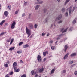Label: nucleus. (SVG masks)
I'll list each match as a JSON object with an SVG mask.
<instances>
[{"label": "nucleus", "mask_w": 77, "mask_h": 77, "mask_svg": "<svg viewBox=\"0 0 77 77\" xmlns=\"http://www.w3.org/2000/svg\"><path fill=\"white\" fill-rule=\"evenodd\" d=\"M44 71V68H42L41 69H38L37 71L36 72L37 73H41Z\"/></svg>", "instance_id": "1"}, {"label": "nucleus", "mask_w": 77, "mask_h": 77, "mask_svg": "<svg viewBox=\"0 0 77 77\" xmlns=\"http://www.w3.org/2000/svg\"><path fill=\"white\" fill-rule=\"evenodd\" d=\"M63 36V34H60L59 35H58L56 36L57 38H56V39L57 40H59V39H60L62 38V36Z\"/></svg>", "instance_id": "2"}, {"label": "nucleus", "mask_w": 77, "mask_h": 77, "mask_svg": "<svg viewBox=\"0 0 77 77\" xmlns=\"http://www.w3.org/2000/svg\"><path fill=\"white\" fill-rule=\"evenodd\" d=\"M67 30H68V28H66L64 30V28H62L61 29V31L63 33H65V32H66L67 31Z\"/></svg>", "instance_id": "3"}, {"label": "nucleus", "mask_w": 77, "mask_h": 77, "mask_svg": "<svg viewBox=\"0 0 77 77\" xmlns=\"http://www.w3.org/2000/svg\"><path fill=\"white\" fill-rule=\"evenodd\" d=\"M15 24H16V23L14 21H13V23L11 24V29H14L15 27Z\"/></svg>", "instance_id": "4"}, {"label": "nucleus", "mask_w": 77, "mask_h": 77, "mask_svg": "<svg viewBox=\"0 0 77 77\" xmlns=\"http://www.w3.org/2000/svg\"><path fill=\"white\" fill-rule=\"evenodd\" d=\"M41 57L39 55L37 57V60L38 62H41Z\"/></svg>", "instance_id": "5"}, {"label": "nucleus", "mask_w": 77, "mask_h": 77, "mask_svg": "<svg viewBox=\"0 0 77 77\" xmlns=\"http://www.w3.org/2000/svg\"><path fill=\"white\" fill-rule=\"evenodd\" d=\"M62 16L61 14H60V15L58 16V17H57L56 19H55L56 21H57V20H60V19H61L62 18Z\"/></svg>", "instance_id": "6"}, {"label": "nucleus", "mask_w": 77, "mask_h": 77, "mask_svg": "<svg viewBox=\"0 0 77 77\" xmlns=\"http://www.w3.org/2000/svg\"><path fill=\"white\" fill-rule=\"evenodd\" d=\"M26 30L27 34L32 33V32H31V30L28 29V28L27 27H26Z\"/></svg>", "instance_id": "7"}, {"label": "nucleus", "mask_w": 77, "mask_h": 77, "mask_svg": "<svg viewBox=\"0 0 77 77\" xmlns=\"http://www.w3.org/2000/svg\"><path fill=\"white\" fill-rule=\"evenodd\" d=\"M72 6H71L70 7L68 8V10L69 11V14L70 15H71V9H72Z\"/></svg>", "instance_id": "8"}, {"label": "nucleus", "mask_w": 77, "mask_h": 77, "mask_svg": "<svg viewBox=\"0 0 77 77\" xmlns=\"http://www.w3.org/2000/svg\"><path fill=\"white\" fill-rule=\"evenodd\" d=\"M48 20H49V18L48 17H47L46 19H45L44 23H47V22L48 21Z\"/></svg>", "instance_id": "9"}, {"label": "nucleus", "mask_w": 77, "mask_h": 77, "mask_svg": "<svg viewBox=\"0 0 77 77\" xmlns=\"http://www.w3.org/2000/svg\"><path fill=\"white\" fill-rule=\"evenodd\" d=\"M27 47H29V45L27 44H25L23 46V48H27Z\"/></svg>", "instance_id": "10"}, {"label": "nucleus", "mask_w": 77, "mask_h": 77, "mask_svg": "<svg viewBox=\"0 0 77 77\" xmlns=\"http://www.w3.org/2000/svg\"><path fill=\"white\" fill-rule=\"evenodd\" d=\"M69 55V54L68 53H67L64 57V59H67V58L68 57Z\"/></svg>", "instance_id": "11"}, {"label": "nucleus", "mask_w": 77, "mask_h": 77, "mask_svg": "<svg viewBox=\"0 0 77 77\" xmlns=\"http://www.w3.org/2000/svg\"><path fill=\"white\" fill-rule=\"evenodd\" d=\"M68 46L67 45H65L64 46V51L65 52H66V50L68 49Z\"/></svg>", "instance_id": "12"}, {"label": "nucleus", "mask_w": 77, "mask_h": 77, "mask_svg": "<svg viewBox=\"0 0 77 77\" xmlns=\"http://www.w3.org/2000/svg\"><path fill=\"white\" fill-rule=\"evenodd\" d=\"M76 54H77L76 53H72L70 55V56H71V57H73L74 56H75Z\"/></svg>", "instance_id": "13"}, {"label": "nucleus", "mask_w": 77, "mask_h": 77, "mask_svg": "<svg viewBox=\"0 0 77 77\" xmlns=\"http://www.w3.org/2000/svg\"><path fill=\"white\" fill-rule=\"evenodd\" d=\"M29 28L30 29H33V25L31 24L29 26Z\"/></svg>", "instance_id": "14"}, {"label": "nucleus", "mask_w": 77, "mask_h": 77, "mask_svg": "<svg viewBox=\"0 0 77 77\" xmlns=\"http://www.w3.org/2000/svg\"><path fill=\"white\" fill-rule=\"evenodd\" d=\"M48 54V51H46L45 52H44L43 53V56H45L47 54Z\"/></svg>", "instance_id": "15"}, {"label": "nucleus", "mask_w": 77, "mask_h": 77, "mask_svg": "<svg viewBox=\"0 0 77 77\" xmlns=\"http://www.w3.org/2000/svg\"><path fill=\"white\" fill-rule=\"evenodd\" d=\"M31 74L32 75H35V74H36V72L34 70H33L31 71Z\"/></svg>", "instance_id": "16"}, {"label": "nucleus", "mask_w": 77, "mask_h": 77, "mask_svg": "<svg viewBox=\"0 0 77 77\" xmlns=\"http://www.w3.org/2000/svg\"><path fill=\"white\" fill-rule=\"evenodd\" d=\"M17 65V62H14L13 65V67H14L15 66H16Z\"/></svg>", "instance_id": "17"}, {"label": "nucleus", "mask_w": 77, "mask_h": 77, "mask_svg": "<svg viewBox=\"0 0 77 77\" xmlns=\"http://www.w3.org/2000/svg\"><path fill=\"white\" fill-rule=\"evenodd\" d=\"M39 6H40V5H36L35 8V10H38V8H39Z\"/></svg>", "instance_id": "18"}, {"label": "nucleus", "mask_w": 77, "mask_h": 77, "mask_svg": "<svg viewBox=\"0 0 77 77\" xmlns=\"http://www.w3.org/2000/svg\"><path fill=\"white\" fill-rule=\"evenodd\" d=\"M15 49V47H11L10 49L9 50H10V51H12L13 50H14Z\"/></svg>", "instance_id": "19"}, {"label": "nucleus", "mask_w": 77, "mask_h": 77, "mask_svg": "<svg viewBox=\"0 0 77 77\" xmlns=\"http://www.w3.org/2000/svg\"><path fill=\"white\" fill-rule=\"evenodd\" d=\"M4 15H5V17H7V15H8V12L7 11H5L4 13Z\"/></svg>", "instance_id": "20"}, {"label": "nucleus", "mask_w": 77, "mask_h": 77, "mask_svg": "<svg viewBox=\"0 0 77 77\" xmlns=\"http://www.w3.org/2000/svg\"><path fill=\"white\" fill-rule=\"evenodd\" d=\"M54 71H55V69H53L52 70L51 72V74H53Z\"/></svg>", "instance_id": "21"}, {"label": "nucleus", "mask_w": 77, "mask_h": 77, "mask_svg": "<svg viewBox=\"0 0 77 77\" xmlns=\"http://www.w3.org/2000/svg\"><path fill=\"white\" fill-rule=\"evenodd\" d=\"M5 20H4L2 21V22H1L0 23V25L1 26H2V25H3V23H5Z\"/></svg>", "instance_id": "22"}, {"label": "nucleus", "mask_w": 77, "mask_h": 77, "mask_svg": "<svg viewBox=\"0 0 77 77\" xmlns=\"http://www.w3.org/2000/svg\"><path fill=\"white\" fill-rule=\"evenodd\" d=\"M70 1V0H66L65 2V5H66L67 4V3H68Z\"/></svg>", "instance_id": "23"}, {"label": "nucleus", "mask_w": 77, "mask_h": 77, "mask_svg": "<svg viewBox=\"0 0 77 77\" xmlns=\"http://www.w3.org/2000/svg\"><path fill=\"white\" fill-rule=\"evenodd\" d=\"M69 64H72L73 63V61L72 60H70L69 62Z\"/></svg>", "instance_id": "24"}, {"label": "nucleus", "mask_w": 77, "mask_h": 77, "mask_svg": "<svg viewBox=\"0 0 77 77\" xmlns=\"http://www.w3.org/2000/svg\"><path fill=\"white\" fill-rule=\"evenodd\" d=\"M23 44V42H20L19 44V46H21V45H22Z\"/></svg>", "instance_id": "25"}, {"label": "nucleus", "mask_w": 77, "mask_h": 77, "mask_svg": "<svg viewBox=\"0 0 77 77\" xmlns=\"http://www.w3.org/2000/svg\"><path fill=\"white\" fill-rule=\"evenodd\" d=\"M38 27V24H36L34 25V28L35 29H36Z\"/></svg>", "instance_id": "26"}, {"label": "nucleus", "mask_w": 77, "mask_h": 77, "mask_svg": "<svg viewBox=\"0 0 77 77\" xmlns=\"http://www.w3.org/2000/svg\"><path fill=\"white\" fill-rule=\"evenodd\" d=\"M15 72H18L20 71V69H18L15 71Z\"/></svg>", "instance_id": "27"}, {"label": "nucleus", "mask_w": 77, "mask_h": 77, "mask_svg": "<svg viewBox=\"0 0 77 77\" xmlns=\"http://www.w3.org/2000/svg\"><path fill=\"white\" fill-rule=\"evenodd\" d=\"M43 12L45 13H46V12H47V9L44 8L43 9Z\"/></svg>", "instance_id": "28"}, {"label": "nucleus", "mask_w": 77, "mask_h": 77, "mask_svg": "<svg viewBox=\"0 0 77 77\" xmlns=\"http://www.w3.org/2000/svg\"><path fill=\"white\" fill-rule=\"evenodd\" d=\"M62 22H63L62 20H60L58 22L57 24H60V23H62Z\"/></svg>", "instance_id": "29"}, {"label": "nucleus", "mask_w": 77, "mask_h": 77, "mask_svg": "<svg viewBox=\"0 0 77 77\" xmlns=\"http://www.w3.org/2000/svg\"><path fill=\"white\" fill-rule=\"evenodd\" d=\"M8 8L9 10L11 9V5H9L8 7Z\"/></svg>", "instance_id": "30"}, {"label": "nucleus", "mask_w": 77, "mask_h": 77, "mask_svg": "<svg viewBox=\"0 0 77 77\" xmlns=\"http://www.w3.org/2000/svg\"><path fill=\"white\" fill-rule=\"evenodd\" d=\"M65 11V9L64 8H63L62 9V11L63 12H64Z\"/></svg>", "instance_id": "31"}, {"label": "nucleus", "mask_w": 77, "mask_h": 77, "mask_svg": "<svg viewBox=\"0 0 77 77\" xmlns=\"http://www.w3.org/2000/svg\"><path fill=\"white\" fill-rule=\"evenodd\" d=\"M76 23V20H74L72 22V24H75Z\"/></svg>", "instance_id": "32"}, {"label": "nucleus", "mask_w": 77, "mask_h": 77, "mask_svg": "<svg viewBox=\"0 0 77 77\" xmlns=\"http://www.w3.org/2000/svg\"><path fill=\"white\" fill-rule=\"evenodd\" d=\"M19 10H17L15 12V14L17 15V14L18 13Z\"/></svg>", "instance_id": "33"}, {"label": "nucleus", "mask_w": 77, "mask_h": 77, "mask_svg": "<svg viewBox=\"0 0 77 77\" xmlns=\"http://www.w3.org/2000/svg\"><path fill=\"white\" fill-rule=\"evenodd\" d=\"M4 66L6 68H8V64H4Z\"/></svg>", "instance_id": "34"}, {"label": "nucleus", "mask_w": 77, "mask_h": 77, "mask_svg": "<svg viewBox=\"0 0 77 77\" xmlns=\"http://www.w3.org/2000/svg\"><path fill=\"white\" fill-rule=\"evenodd\" d=\"M51 48L52 50H54L55 49V46H52L51 47Z\"/></svg>", "instance_id": "35"}, {"label": "nucleus", "mask_w": 77, "mask_h": 77, "mask_svg": "<svg viewBox=\"0 0 77 77\" xmlns=\"http://www.w3.org/2000/svg\"><path fill=\"white\" fill-rule=\"evenodd\" d=\"M24 5L25 6H26L27 5V2L26 1L24 4Z\"/></svg>", "instance_id": "36"}, {"label": "nucleus", "mask_w": 77, "mask_h": 77, "mask_svg": "<svg viewBox=\"0 0 77 77\" xmlns=\"http://www.w3.org/2000/svg\"><path fill=\"white\" fill-rule=\"evenodd\" d=\"M42 3H43V1H40L38 2V4H42Z\"/></svg>", "instance_id": "37"}, {"label": "nucleus", "mask_w": 77, "mask_h": 77, "mask_svg": "<svg viewBox=\"0 0 77 77\" xmlns=\"http://www.w3.org/2000/svg\"><path fill=\"white\" fill-rule=\"evenodd\" d=\"M65 16L66 17H68V13L67 12H66L65 13Z\"/></svg>", "instance_id": "38"}, {"label": "nucleus", "mask_w": 77, "mask_h": 77, "mask_svg": "<svg viewBox=\"0 0 77 77\" xmlns=\"http://www.w3.org/2000/svg\"><path fill=\"white\" fill-rule=\"evenodd\" d=\"M74 73L75 75H77V71H75L74 72Z\"/></svg>", "instance_id": "39"}, {"label": "nucleus", "mask_w": 77, "mask_h": 77, "mask_svg": "<svg viewBox=\"0 0 77 77\" xmlns=\"http://www.w3.org/2000/svg\"><path fill=\"white\" fill-rule=\"evenodd\" d=\"M17 53H18V54H20V53H21V51H18L17 52Z\"/></svg>", "instance_id": "40"}, {"label": "nucleus", "mask_w": 77, "mask_h": 77, "mask_svg": "<svg viewBox=\"0 0 77 77\" xmlns=\"http://www.w3.org/2000/svg\"><path fill=\"white\" fill-rule=\"evenodd\" d=\"M75 65V64L72 65L70 66V68H73V67H74V66Z\"/></svg>", "instance_id": "41"}, {"label": "nucleus", "mask_w": 77, "mask_h": 77, "mask_svg": "<svg viewBox=\"0 0 77 77\" xmlns=\"http://www.w3.org/2000/svg\"><path fill=\"white\" fill-rule=\"evenodd\" d=\"M13 41H14V39H13L11 40V42H10V44H12V42H13Z\"/></svg>", "instance_id": "42"}, {"label": "nucleus", "mask_w": 77, "mask_h": 77, "mask_svg": "<svg viewBox=\"0 0 77 77\" xmlns=\"http://www.w3.org/2000/svg\"><path fill=\"white\" fill-rule=\"evenodd\" d=\"M45 34H46V33H42V36H45Z\"/></svg>", "instance_id": "43"}, {"label": "nucleus", "mask_w": 77, "mask_h": 77, "mask_svg": "<svg viewBox=\"0 0 77 77\" xmlns=\"http://www.w3.org/2000/svg\"><path fill=\"white\" fill-rule=\"evenodd\" d=\"M72 29H73V28L72 27H71L69 29V31H71L72 30Z\"/></svg>", "instance_id": "44"}, {"label": "nucleus", "mask_w": 77, "mask_h": 77, "mask_svg": "<svg viewBox=\"0 0 77 77\" xmlns=\"http://www.w3.org/2000/svg\"><path fill=\"white\" fill-rule=\"evenodd\" d=\"M21 77H26V75L23 74L21 75Z\"/></svg>", "instance_id": "45"}, {"label": "nucleus", "mask_w": 77, "mask_h": 77, "mask_svg": "<svg viewBox=\"0 0 77 77\" xmlns=\"http://www.w3.org/2000/svg\"><path fill=\"white\" fill-rule=\"evenodd\" d=\"M31 33H28L27 34L28 35V37H30V35H31Z\"/></svg>", "instance_id": "46"}, {"label": "nucleus", "mask_w": 77, "mask_h": 77, "mask_svg": "<svg viewBox=\"0 0 77 77\" xmlns=\"http://www.w3.org/2000/svg\"><path fill=\"white\" fill-rule=\"evenodd\" d=\"M5 34V32H2L0 34V36H3Z\"/></svg>", "instance_id": "47"}, {"label": "nucleus", "mask_w": 77, "mask_h": 77, "mask_svg": "<svg viewBox=\"0 0 77 77\" xmlns=\"http://www.w3.org/2000/svg\"><path fill=\"white\" fill-rule=\"evenodd\" d=\"M13 72H11L10 73V75H12V74H13Z\"/></svg>", "instance_id": "48"}, {"label": "nucleus", "mask_w": 77, "mask_h": 77, "mask_svg": "<svg viewBox=\"0 0 77 77\" xmlns=\"http://www.w3.org/2000/svg\"><path fill=\"white\" fill-rule=\"evenodd\" d=\"M12 39L9 38V39L8 40V42H11V41H12Z\"/></svg>", "instance_id": "49"}, {"label": "nucleus", "mask_w": 77, "mask_h": 77, "mask_svg": "<svg viewBox=\"0 0 77 77\" xmlns=\"http://www.w3.org/2000/svg\"><path fill=\"white\" fill-rule=\"evenodd\" d=\"M63 73H66V70H65L63 71Z\"/></svg>", "instance_id": "50"}, {"label": "nucleus", "mask_w": 77, "mask_h": 77, "mask_svg": "<svg viewBox=\"0 0 77 77\" xmlns=\"http://www.w3.org/2000/svg\"><path fill=\"white\" fill-rule=\"evenodd\" d=\"M25 13H23V14L22 15V17H24L25 16Z\"/></svg>", "instance_id": "51"}, {"label": "nucleus", "mask_w": 77, "mask_h": 77, "mask_svg": "<svg viewBox=\"0 0 77 77\" xmlns=\"http://www.w3.org/2000/svg\"><path fill=\"white\" fill-rule=\"evenodd\" d=\"M53 40H51L50 42V43H51V44H53Z\"/></svg>", "instance_id": "52"}, {"label": "nucleus", "mask_w": 77, "mask_h": 77, "mask_svg": "<svg viewBox=\"0 0 77 77\" xmlns=\"http://www.w3.org/2000/svg\"><path fill=\"white\" fill-rule=\"evenodd\" d=\"M43 61H44V62H45V61H46V58H44V59H43Z\"/></svg>", "instance_id": "53"}, {"label": "nucleus", "mask_w": 77, "mask_h": 77, "mask_svg": "<svg viewBox=\"0 0 77 77\" xmlns=\"http://www.w3.org/2000/svg\"><path fill=\"white\" fill-rule=\"evenodd\" d=\"M75 7H74L73 8V12L74 11V10H75Z\"/></svg>", "instance_id": "54"}, {"label": "nucleus", "mask_w": 77, "mask_h": 77, "mask_svg": "<svg viewBox=\"0 0 77 77\" xmlns=\"http://www.w3.org/2000/svg\"><path fill=\"white\" fill-rule=\"evenodd\" d=\"M50 35V33H48L47 35V36H49V35Z\"/></svg>", "instance_id": "55"}, {"label": "nucleus", "mask_w": 77, "mask_h": 77, "mask_svg": "<svg viewBox=\"0 0 77 77\" xmlns=\"http://www.w3.org/2000/svg\"><path fill=\"white\" fill-rule=\"evenodd\" d=\"M17 67H14V70H16V69H17Z\"/></svg>", "instance_id": "56"}, {"label": "nucleus", "mask_w": 77, "mask_h": 77, "mask_svg": "<svg viewBox=\"0 0 77 77\" xmlns=\"http://www.w3.org/2000/svg\"><path fill=\"white\" fill-rule=\"evenodd\" d=\"M20 63H23V61H22V60H20Z\"/></svg>", "instance_id": "57"}, {"label": "nucleus", "mask_w": 77, "mask_h": 77, "mask_svg": "<svg viewBox=\"0 0 77 77\" xmlns=\"http://www.w3.org/2000/svg\"><path fill=\"white\" fill-rule=\"evenodd\" d=\"M5 77H9L8 75V74L6 75Z\"/></svg>", "instance_id": "58"}, {"label": "nucleus", "mask_w": 77, "mask_h": 77, "mask_svg": "<svg viewBox=\"0 0 77 77\" xmlns=\"http://www.w3.org/2000/svg\"><path fill=\"white\" fill-rule=\"evenodd\" d=\"M54 27H55V26H56V23H54Z\"/></svg>", "instance_id": "59"}, {"label": "nucleus", "mask_w": 77, "mask_h": 77, "mask_svg": "<svg viewBox=\"0 0 77 77\" xmlns=\"http://www.w3.org/2000/svg\"><path fill=\"white\" fill-rule=\"evenodd\" d=\"M51 27H53V24H51Z\"/></svg>", "instance_id": "60"}, {"label": "nucleus", "mask_w": 77, "mask_h": 77, "mask_svg": "<svg viewBox=\"0 0 77 77\" xmlns=\"http://www.w3.org/2000/svg\"><path fill=\"white\" fill-rule=\"evenodd\" d=\"M35 77H38V74H36Z\"/></svg>", "instance_id": "61"}, {"label": "nucleus", "mask_w": 77, "mask_h": 77, "mask_svg": "<svg viewBox=\"0 0 77 77\" xmlns=\"http://www.w3.org/2000/svg\"><path fill=\"white\" fill-rule=\"evenodd\" d=\"M30 16H31V14H29V18L30 17Z\"/></svg>", "instance_id": "62"}, {"label": "nucleus", "mask_w": 77, "mask_h": 77, "mask_svg": "<svg viewBox=\"0 0 77 77\" xmlns=\"http://www.w3.org/2000/svg\"><path fill=\"white\" fill-rule=\"evenodd\" d=\"M57 42H58V41H57L56 42H55V44H57Z\"/></svg>", "instance_id": "63"}, {"label": "nucleus", "mask_w": 77, "mask_h": 77, "mask_svg": "<svg viewBox=\"0 0 77 77\" xmlns=\"http://www.w3.org/2000/svg\"><path fill=\"white\" fill-rule=\"evenodd\" d=\"M6 47L7 48H8V47H9V46H6Z\"/></svg>", "instance_id": "64"}]
</instances>
